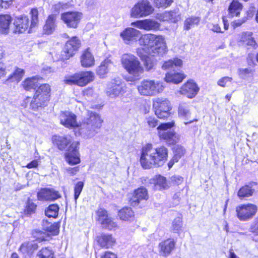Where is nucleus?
<instances>
[{
	"label": "nucleus",
	"instance_id": "1",
	"mask_svg": "<svg viewBox=\"0 0 258 258\" xmlns=\"http://www.w3.org/2000/svg\"><path fill=\"white\" fill-rule=\"evenodd\" d=\"M120 37L125 44H130L139 40L144 52L151 55H163L168 51L164 36L148 33L141 35V32L135 28L128 27L120 33Z\"/></svg>",
	"mask_w": 258,
	"mask_h": 258
},
{
	"label": "nucleus",
	"instance_id": "2",
	"mask_svg": "<svg viewBox=\"0 0 258 258\" xmlns=\"http://www.w3.org/2000/svg\"><path fill=\"white\" fill-rule=\"evenodd\" d=\"M168 150L164 146L154 148L151 144L146 145L143 148L140 163L145 169L162 166L167 160Z\"/></svg>",
	"mask_w": 258,
	"mask_h": 258
},
{
	"label": "nucleus",
	"instance_id": "3",
	"mask_svg": "<svg viewBox=\"0 0 258 258\" xmlns=\"http://www.w3.org/2000/svg\"><path fill=\"white\" fill-rule=\"evenodd\" d=\"M103 120L95 112H88L87 116L80 124V133L85 139H90L97 134L102 126Z\"/></svg>",
	"mask_w": 258,
	"mask_h": 258
},
{
	"label": "nucleus",
	"instance_id": "4",
	"mask_svg": "<svg viewBox=\"0 0 258 258\" xmlns=\"http://www.w3.org/2000/svg\"><path fill=\"white\" fill-rule=\"evenodd\" d=\"M120 61L124 69L135 80H139L141 78L144 68L137 56L130 53H124L121 56Z\"/></svg>",
	"mask_w": 258,
	"mask_h": 258
},
{
	"label": "nucleus",
	"instance_id": "5",
	"mask_svg": "<svg viewBox=\"0 0 258 258\" xmlns=\"http://www.w3.org/2000/svg\"><path fill=\"white\" fill-rule=\"evenodd\" d=\"M51 88L48 84L40 85L36 90L30 102V107L36 110L46 106L49 101Z\"/></svg>",
	"mask_w": 258,
	"mask_h": 258
},
{
	"label": "nucleus",
	"instance_id": "6",
	"mask_svg": "<svg viewBox=\"0 0 258 258\" xmlns=\"http://www.w3.org/2000/svg\"><path fill=\"white\" fill-rule=\"evenodd\" d=\"M30 15L31 24L30 25L29 18L27 16H21L16 18L14 22L15 33H22L27 30L29 27L30 29H32L38 25L39 19L37 9H32Z\"/></svg>",
	"mask_w": 258,
	"mask_h": 258
},
{
	"label": "nucleus",
	"instance_id": "7",
	"mask_svg": "<svg viewBox=\"0 0 258 258\" xmlns=\"http://www.w3.org/2000/svg\"><path fill=\"white\" fill-rule=\"evenodd\" d=\"M164 89L163 83L151 80H144L138 87L139 93L147 96H155L161 93Z\"/></svg>",
	"mask_w": 258,
	"mask_h": 258
},
{
	"label": "nucleus",
	"instance_id": "8",
	"mask_svg": "<svg viewBox=\"0 0 258 258\" xmlns=\"http://www.w3.org/2000/svg\"><path fill=\"white\" fill-rule=\"evenodd\" d=\"M154 10L149 1L140 0L131 9L130 15L134 18L146 17L152 14Z\"/></svg>",
	"mask_w": 258,
	"mask_h": 258
},
{
	"label": "nucleus",
	"instance_id": "9",
	"mask_svg": "<svg viewBox=\"0 0 258 258\" xmlns=\"http://www.w3.org/2000/svg\"><path fill=\"white\" fill-rule=\"evenodd\" d=\"M93 79L94 74L93 73L82 72L66 77L63 81L65 84L69 85H75L83 87L92 81Z\"/></svg>",
	"mask_w": 258,
	"mask_h": 258
},
{
	"label": "nucleus",
	"instance_id": "10",
	"mask_svg": "<svg viewBox=\"0 0 258 258\" xmlns=\"http://www.w3.org/2000/svg\"><path fill=\"white\" fill-rule=\"evenodd\" d=\"M156 116L161 119H164L170 115L171 106L169 101L164 98H157L154 100L153 104Z\"/></svg>",
	"mask_w": 258,
	"mask_h": 258
},
{
	"label": "nucleus",
	"instance_id": "11",
	"mask_svg": "<svg viewBox=\"0 0 258 258\" xmlns=\"http://www.w3.org/2000/svg\"><path fill=\"white\" fill-rule=\"evenodd\" d=\"M125 92V85L121 79L116 78L107 84L105 94L110 98H116L122 95Z\"/></svg>",
	"mask_w": 258,
	"mask_h": 258
},
{
	"label": "nucleus",
	"instance_id": "12",
	"mask_svg": "<svg viewBox=\"0 0 258 258\" xmlns=\"http://www.w3.org/2000/svg\"><path fill=\"white\" fill-rule=\"evenodd\" d=\"M174 124V122H169L161 123L157 127L160 138L164 140L169 144H175L179 140L178 136L175 133L168 130L173 126Z\"/></svg>",
	"mask_w": 258,
	"mask_h": 258
},
{
	"label": "nucleus",
	"instance_id": "13",
	"mask_svg": "<svg viewBox=\"0 0 258 258\" xmlns=\"http://www.w3.org/2000/svg\"><path fill=\"white\" fill-rule=\"evenodd\" d=\"M257 207L253 204H243L236 207V212L238 218L242 221L251 219L257 212Z\"/></svg>",
	"mask_w": 258,
	"mask_h": 258
},
{
	"label": "nucleus",
	"instance_id": "14",
	"mask_svg": "<svg viewBox=\"0 0 258 258\" xmlns=\"http://www.w3.org/2000/svg\"><path fill=\"white\" fill-rule=\"evenodd\" d=\"M79 142L78 141L73 142L65 154L66 161L69 164L75 165L81 161L80 154L78 151Z\"/></svg>",
	"mask_w": 258,
	"mask_h": 258
},
{
	"label": "nucleus",
	"instance_id": "15",
	"mask_svg": "<svg viewBox=\"0 0 258 258\" xmlns=\"http://www.w3.org/2000/svg\"><path fill=\"white\" fill-rule=\"evenodd\" d=\"M97 221L103 227L111 230L117 227V224L111 218L108 217L106 210L102 208H99L96 212Z\"/></svg>",
	"mask_w": 258,
	"mask_h": 258
},
{
	"label": "nucleus",
	"instance_id": "16",
	"mask_svg": "<svg viewBox=\"0 0 258 258\" xmlns=\"http://www.w3.org/2000/svg\"><path fill=\"white\" fill-rule=\"evenodd\" d=\"M82 18V13L78 12H69L61 15V20L68 27L76 28Z\"/></svg>",
	"mask_w": 258,
	"mask_h": 258
},
{
	"label": "nucleus",
	"instance_id": "17",
	"mask_svg": "<svg viewBox=\"0 0 258 258\" xmlns=\"http://www.w3.org/2000/svg\"><path fill=\"white\" fill-rule=\"evenodd\" d=\"M60 123L68 128H74L80 126L77 121L76 115L72 112L66 111L61 112L59 115Z\"/></svg>",
	"mask_w": 258,
	"mask_h": 258
},
{
	"label": "nucleus",
	"instance_id": "18",
	"mask_svg": "<svg viewBox=\"0 0 258 258\" xmlns=\"http://www.w3.org/2000/svg\"><path fill=\"white\" fill-rule=\"evenodd\" d=\"M131 26L140 29L149 31L158 30L160 25L158 22L154 20L147 19L133 22L131 23Z\"/></svg>",
	"mask_w": 258,
	"mask_h": 258
},
{
	"label": "nucleus",
	"instance_id": "19",
	"mask_svg": "<svg viewBox=\"0 0 258 258\" xmlns=\"http://www.w3.org/2000/svg\"><path fill=\"white\" fill-rule=\"evenodd\" d=\"M81 45L80 40L77 37H73L66 43L64 52L66 53L64 59L72 57L78 50Z\"/></svg>",
	"mask_w": 258,
	"mask_h": 258
},
{
	"label": "nucleus",
	"instance_id": "20",
	"mask_svg": "<svg viewBox=\"0 0 258 258\" xmlns=\"http://www.w3.org/2000/svg\"><path fill=\"white\" fill-rule=\"evenodd\" d=\"M199 88L193 80L188 81L180 88L179 93L189 98H192L198 94Z\"/></svg>",
	"mask_w": 258,
	"mask_h": 258
},
{
	"label": "nucleus",
	"instance_id": "21",
	"mask_svg": "<svg viewBox=\"0 0 258 258\" xmlns=\"http://www.w3.org/2000/svg\"><path fill=\"white\" fill-rule=\"evenodd\" d=\"M148 199L147 190L144 187H141L135 190L132 197L130 200V204L133 206H136L143 200Z\"/></svg>",
	"mask_w": 258,
	"mask_h": 258
},
{
	"label": "nucleus",
	"instance_id": "22",
	"mask_svg": "<svg viewBox=\"0 0 258 258\" xmlns=\"http://www.w3.org/2000/svg\"><path fill=\"white\" fill-rule=\"evenodd\" d=\"M60 197L58 192L53 189H42L37 193V198L40 201H54Z\"/></svg>",
	"mask_w": 258,
	"mask_h": 258
},
{
	"label": "nucleus",
	"instance_id": "23",
	"mask_svg": "<svg viewBox=\"0 0 258 258\" xmlns=\"http://www.w3.org/2000/svg\"><path fill=\"white\" fill-rule=\"evenodd\" d=\"M175 242L172 239H167L159 244L160 252L163 256L169 255L175 247Z\"/></svg>",
	"mask_w": 258,
	"mask_h": 258
},
{
	"label": "nucleus",
	"instance_id": "24",
	"mask_svg": "<svg viewBox=\"0 0 258 258\" xmlns=\"http://www.w3.org/2000/svg\"><path fill=\"white\" fill-rule=\"evenodd\" d=\"M159 19L163 21H170L176 23L180 20V14L177 10L167 11L160 14L159 16Z\"/></svg>",
	"mask_w": 258,
	"mask_h": 258
},
{
	"label": "nucleus",
	"instance_id": "25",
	"mask_svg": "<svg viewBox=\"0 0 258 258\" xmlns=\"http://www.w3.org/2000/svg\"><path fill=\"white\" fill-rule=\"evenodd\" d=\"M144 51L143 48H138L136 49V53L137 55L143 60L144 66L146 71L149 72L155 69L156 62L151 57L146 56L145 57V55L142 51Z\"/></svg>",
	"mask_w": 258,
	"mask_h": 258
},
{
	"label": "nucleus",
	"instance_id": "26",
	"mask_svg": "<svg viewBox=\"0 0 258 258\" xmlns=\"http://www.w3.org/2000/svg\"><path fill=\"white\" fill-rule=\"evenodd\" d=\"M52 141L59 150H62L65 149L67 146L72 143V138L70 136H54L52 137Z\"/></svg>",
	"mask_w": 258,
	"mask_h": 258
},
{
	"label": "nucleus",
	"instance_id": "27",
	"mask_svg": "<svg viewBox=\"0 0 258 258\" xmlns=\"http://www.w3.org/2000/svg\"><path fill=\"white\" fill-rule=\"evenodd\" d=\"M38 246L35 241L25 242L21 244L19 250L24 255H31L37 249Z\"/></svg>",
	"mask_w": 258,
	"mask_h": 258
},
{
	"label": "nucleus",
	"instance_id": "28",
	"mask_svg": "<svg viewBox=\"0 0 258 258\" xmlns=\"http://www.w3.org/2000/svg\"><path fill=\"white\" fill-rule=\"evenodd\" d=\"M97 242L102 248H108L115 242V239L110 234H102L97 237Z\"/></svg>",
	"mask_w": 258,
	"mask_h": 258
},
{
	"label": "nucleus",
	"instance_id": "29",
	"mask_svg": "<svg viewBox=\"0 0 258 258\" xmlns=\"http://www.w3.org/2000/svg\"><path fill=\"white\" fill-rule=\"evenodd\" d=\"M56 16L52 14L49 16L46 20V23L43 27V32L46 34H52L55 29Z\"/></svg>",
	"mask_w": 258,
	"mask_h": 258
},
{
	"label": "nucleus",
	"instance_id": "30",
	"mask_svg": "<svg viewBox=\"0 0 258 258\" xmlns=\"http://www.w3.org/2000/svg\"><path fill=\"white\" fill-rule=\"evenodd\" d=\"M256 184L252 183L249 185H246L241 187L238 192V196L242 199L251 196L255 190Z\"/></svg>",
	"mask_w": 258,
	"mask_h": 258
},
{
	"label": "nucleus",
	"instance_id": "31",
	"mask_svg": "<svg viewBox=\"0 0 258 258\" xmlns=\"http://www.w3.org/2000/svg\"><path fill=\"white\" fill-rule=\"evenodd\" d=\"M81 63L83 67H91L94 65V57L88 49L85 50L81 56Z\"/></svg>",
	"mask_w": 258,
	"mask_h": 258
},
{
	"label": "nucleus",
	"instance_id": "32",
	"mask_svg": "<svg viewBox=\"0 0 258 258\" xmlns=\"http://www.w3.org/2000/svg\"><path fill=\"white\" fill-rule=\"evenodd\" d=\"M154 186L156 189L162 190L168 188L171 183L167 181L166 178L160 175H156L153 178Z\"/></svg>",
	"mask_w": 258,
	"mask_h": 258
},
{
	"label": "nucleus",
	"instance_id": "33",
	"mask_svg": "<svg viewBox=\"0 0 258 258\" xmlns=\"http://www.w3.org/2000/svg\"><path fill=\"white\" fill-rule=\"evenodd\" d=\"M185 76L178 72H168L166 74L165 81L167 83L178 84L182 81Z\"/></svg>",
	"mask_w": 258,
	"mask_h": 258
},
{
	"label": "nucleus",
	"instance_id": "34",
	"mask_svg": "<svg viewBox=\"0 0 258 258\" xmlns=\"http://www.w3.org/2000/svg\"><path fill=\"white\" fill-rule=\"evenodd\" d=\"M41 79L38 76L28 78L22 82L23 88L26 91L36 89L39 85L38 81Z\"/></svg>",
	"mask_w": 258,
	"mask_h": 258
},
{
	"label": "nucleus",
	"instance_id": "35",
	"mask_svg": "<svg viewBox=\"0 0 258 258\" xmlns=\"http://www.w3.org/2000/svg\"><path fill=\"white\" fill-rule=\"evenodd\" d=\"M11 21L12 18L10 15H0V33L3 34L8 33Z\"/></svg>",
	"mask_w": 258,
	"mask_h": 258
},
{
	"label": "nucleus",
	"instance_id": "36",
	"mask_svg": "<svg viewBox=\"0 0 258 258\" xmlns=\"http://www.w3.org/2000/svg\"><path fill=\"white\" fill-rule=\"evenodd\" d=\"M252 36V33L251 32H242L239 35V40L243 44L254 46L255 45L256 43Z\"/></svg>",
	"mask_w": 258,
	"mask_h": 258
},
{
	"label": "nucleus",
	"instance_id": "37",
	"mask_svg": "<svg viewBox=\"0 0 258 258\" xmlns=\"http://www.w3.org/2000/svg\"><path fill=\"white\" fill-rule=\"evenodd\" d=\"M190 114L189 106L185 103H181L178 109V116L186 120L189 119Z\"/></svg>",
	"mask_w": 258,
	"mask_h": 258
},
{
	"label": "nucleus",
	"instance_id": "38",
	"mask_svg": "<svg viewBox=\"0 0 258 258\" xmlns=\"http://www.w3.org/2000/svg\"><path fill=\"white\" fill-rule=\"evenodd\" d=\"M242 6L237 1L233 0L229 7V14L231 17L238 16L242 10Z\"/></svg>",
	"mask_w": 258,
	"mask_h": 258
},
{
	"label": "nucleus",
	"instance_id": "39",
	"mask_svg": "<svg viewBox=\"0 0 258 258\" xmlns=\"http://www.w3.org/2000/svg\"><path fill=\"white\" fill-rule=\"evenodd\" d=\"M25 71L23 69L16 68L13 74L9 76L7 81L18 83L22 80Z\"/></svg>",
	"mask_w": 258,
	"mask_h": 258
},
{
	"label": "nucleus",
	"instance_id": "40",
	"mask_svg": "<svg viewBox=\"0 0 258 258\" xmlns=\"http://www.w3.org/2000/svg\"><path fill=\"white\" fill-rule=\"evenodd\" d=\"M119 218L123 221H129L133 219L134 213L131 208H123L118 212Z\"/></svg>",
	"mask_w": 258,
	"mask_h": 258
},
{
	"label": "nucleus",
	"instance_id": "41",
	"mask_svg": "<svg viewBox=\"0 0 258 258\" xmlns=\"http://www.w3.org/2000/svg\"><path fill=\"white\" fill-rule=\"evenodd\" d=\"M182 65V61L180 59L174 58L164 62L162 66L164 70L174 68V67H181Z\"/></svg>",
	"mask_w": 258,
	"mask_h": 258
},
{
	"label": "nucleus",
	"instance_id": "42",
	"mask_svg": "<svg viewBox=\"0 0 258 258\" xmlns=\"http://www.w3.org/2000/svg\"><path fill=\"white\" fill-rule=\"evenodd\" d=\"M200 21V18L198 17H191L187 18L184 23V29L189 30L196 25H198Z\"/></svg>",
	"mask_w": 258,
	"mask_h": 258
},
{
	"label": "nucleus",
	"instance_id": "43",
	"mask_svg": "<svg viewBox=\"0 0 258 258\" xmlns=\"http://www.w3.org/2000/svg\"><path fill=\"white\" fill-rule=\"evenodd\" d=\"M58 211L59 207L57 205H50L45 210V215L49 218H56L58 215Z\"/></svg>",
	"mask_w": 258,
	"mask_h": 258
},
{
	"label": "nucleus",
	"instance_id": "44",
	"mask_svg": "<svg viewBox=\"0 0 258 258\" xmlns=\"http://www.w3.org/2000/svg\"><path fill=\"white\" fill-rule=\"evenodd\" d=\"M37 256L39 258H55L54 251L47 247L42 248L39 251Z\"/></svg>",
	"mask_w": 258,
	"mask_h": 258
},
{
	"label": "nucleus",
	"instance_id": "45",
	"mask_svg": "<svg viewBox=\"0 0 258 258\" xmlns=\"http://www.w3.org/2000/svg\"><path fill=\"white\" fill-rule=\"evenodd\" d=\"M182 221L180 217H178L174 219L172 223L171 229L174 233H179L182 230Z\"/></svg>",
	"mask_w": 258,
	"mask_h": 258
},
{
	"label": "nucleus",
	"instance_id": "46",
	"mask_svg": "<svg viewBox=\"0 0 258 258\" xmlns=\"http://www.w3.org/2000/svg\"><path fill=\"white\" fill-rule=\"evenodd\" d=\"M185 150L182 147L179 145L175 146L174 147L173 160L175 161H178L179 159L183 156Z\"/></svg>",
	"mask_w": 258,
	"mask_h": 258
},
{
	"label": "nucleus",
	"instance_id": "47",
	"mask_svg": "<svg viewBox=\"0 0 258 258\" xmlns=\"http://www.w3.org/2000/svg\"><path fill=\"white\" fill-rule=\"evenodd\" d=\"M155 6L158 8H166L170 6L172 2V0H153Z\"/></svg>",
	"mask_w": 258,
	"mask_h": 258
},
{
	"label": "nucleus",
	"instance_id": "48",
	"mask_svg": "<svg viewBox=\"0 0 258 258\" xmlns=\"http://www.w3.org/2000/svg\"><path fill=\"white\" fill-rule=\"evenodd\" d=\"M83 187L84 183L82 181H79L76 184L74 188V198L75 201H77L78 198L79 197Z\"/></svg>",
	"mask_w": 258,
	"mask_h": 258
},
{
	"label": "nucleus",
	"instance_id": "49",
	"mask_svg": "<svg viewBox=\"0 0 258 258\" xmlns=\"http://www.w3.org/2000/svg\"><path fill=\"white\" fill-rule=\"evenodd\" d=\"M46 230L52 235H56L59 232V227L56 223L50 224L46 228Z\"/></svg>",
	"mask_w": 258,
	"mask_h": 258
},
{
	"label": "nucleus",
	"instance_id": "50",
	"mask_svg": "<svg viewBox=\"0 0 258 258\" xmlns=\"http://www.w3.org/2000/svg\"><path fill=\"white\" fill-rule=\"evenodd\" d=\"M36 206L31 201L29 200L25 209V213L26 214L30 215L34 213Z\"/></svg>",
	"mask_w": 258,
	"mask_h": 258
},
{
	"label": "nucleus",
	"instance_id": "51",
	"mask_svg": "<svg viewBox=\"0 0 258 258\" xmlns=\"http://www.w3.org/2000/svg\"><path fill=\"white\" fill-rule=\"evenodd\" d=\"M146 122L149 127H154L157 125L158 120L154 116H149L146 117Z\"/></svg>",
	"mask_w": 258,
	"mask_h": 258
},
{
	"label": "nucleus",
	"instance_id": "52",
	"mask_svg": "<svg viewBox=\"0 0 258 258\" xmlns=\"http://www.w3.org/2000/svg\"><path fill=\"white\" fill-rule=\"evenodd\" d=\"M232 78L229 77H224L219 79L217 82V84L221 87H225L228 83H231Z\"/></svg>",
	"mask_w": 258,
	"mask_h": 258
},
{
	"label": "nucleus",
	"instance_id": "53",
	"mask_svg": "<svg viewBox=\"0 0 258 258\" xmlns=\"http://www.w3.org/2000/svg\"><path fill=\"white\" fill-rule=\"evenodd\" d=\"M251 73V70L248 69H239V75L240 78L243 79L247 78Z\"/></svg>",
	"mask_w": 258,
	"mask_h": 258
},
{
	"label": "nucleus",
	"instance_id": "54",
	"mask_svg": "<svg viewBox=\"0 0 258 258\" xmlns=\"http://www.w3.org/2000/svg\"><path fill=\"white\" fill-rule=\"evenodd\" d=\"M183 181V178L179 175L172 176L170 178V182L174 185H179Z\"/></svg>",
	"mask_w": 258,
	"mask_h": 258
},
{
	"label": "nucleus",
	"instance_id": "55",
	"mask_svg": "<svg viewBox=\"0 0 258 258\" xmlns=\"http://www.w3.org/2000/svg\"><path fill=\"white\" fill-rule=\"evenodd\" d=\"M108 70L105 68L104 64L101 63L97 70V74L101 77L103 78L104 76L108 72Z\"/></svg>",
	"mask_w": 258,
	"mask_h": 258
},
{
	"label": "nucleus",
	"instance_id": "56",
	"mask_svg": "<svg viewBox=\"0 0 258 258\" xmlns=\"http://www.w3.org/2000/svg\"><path fill=\"white\" fill-rule=\"evenodd\" d=\"M250 231L258 235V218L254 219L250 227Z\"/></svg>",
	"mask_w": 258,
	"mask_h": 258
},
{
	"label": "nucleus",
	"instance_id": "57",
	"mask_svg": "<svg viewBox=\"0 0 258 258\" xmlns=\"http://www.w3.org/2000/svg\"><path fill=\"white\" fill-rule=\"evenodd\" d=\"M101 63L104 64L105 68H106L108 71L111 70L114 66L112 61L109 58H106Z\"/></svg>",
	"mask_w": 258,
	"mask_h": 258
},
{
	"label": "nucleus",
	"instance_id": "58",
	"mask_svg": "<svg viewBox=\"0 0 258 258\" xmlns=\"http://www.w3.org/2000/svg\"><path fill=\"white\" fill-rule=\"evenodd\" d=\"M67 4L59 2L53 6V9L56 12H58L60 9H64L67 8Z\"/></svg>",
	"mask_w": 258,
	"mask_h": 258
},
{
	"label": "nucleus",
	"instance_id": "59",
	"mask_svg": "<svg viewBox=\"0 0 258 258\" xmlns=\"http://www.w3.org/2000/svg\"><path fill=\"white\" fill-rule=\"evenodd\" d=\"M12 2V0H0V8H8Z\"/></svg>",
	"mask_w": 258,
	"mask_h": 258
},
{
	"label": "nucleus",
	"instance_id": "60",
	"mask_svg": "<svg viewBox=\"0 0 258 258\" xmlns=\"http://www.w3.org/2000/svg\"><path fill=\"white\" fill-rule=\"evenodd\" d=\"M208 27L211 30L213 31V32L217 33L222 32L221 31V28L217 24H210L209 25Z\"/></svg>",
	"mask_w": 258,
	"mask_h": 258
},
{
	"label": "nucleus",
	"instance_id": "61",
	"mask_svg": "<svg viewBox=\"0 0 258 258\" xmlns=\"http://www.w3.org/2000/svg\"><path fill=\"white\" fill-rule=\"evenodd\" d=\"M246 21V18H243L242 19H239L232 22V25L234 28L240 26Z\"/></svg>",
	"mask_w": 258,
	"mask_h": 258
},
{
	"label": "nucleus",
	"instance_id": "62",
	"mask_svg": "<svg viewBox=\"0 0 258 258\" xmlns=\"http://www.w3.org/2000/svg\"><path fill=\"white\" fill-rule=\"evenodd\" d=\"M38 161L36 160H34L32 161V162H31L30 163H28L26 165V167L29 169H30V168H36L38 166Z\"/></svg>",
	"mask_w": 258,
	"mask_h": 258
},
{
	"label": "nucleus",
	"instance_id": "63",
	"mask_svg": "<svg viewBox=\"0 0 258 258\" xmlns=\"http://www.w3.org/2000/svg\"><path fill=\"white\" fill-rule=\"evenodd\" d=\"M103 258H117V257L116 254L110 251H107L105 252Z\"/></svg>",
	"mask_w": 258,
	"mask_h": 258
},
{
	"label": "nucleus",
	"instance_id": "64",
	"mask_svg": "<svg viewBox=\"0 0 258 258\" xmlns=\"http://www.w3.org/2000/svg\"><path fill=\"white\" fill-rule=\"evenodd\" d=\"M6 74V67L3 63L0 62V78Z\"/></svg>",
	"mask_w": 258,
	"mask_h": 258
}]
</instances>
